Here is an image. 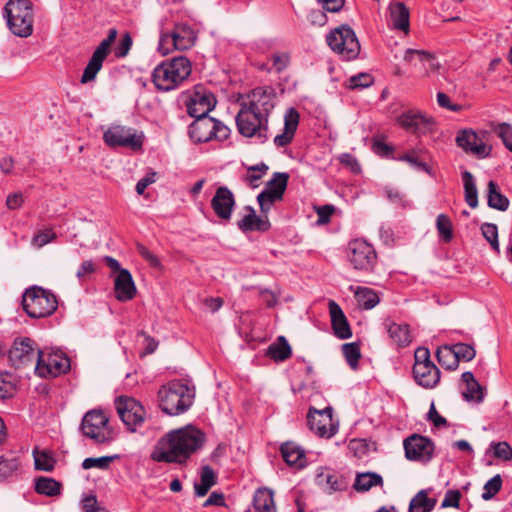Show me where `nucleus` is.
<instances>
[{
  "instance_id": "nucleus-1",
  "label": "nucleus",
  "mask_w": 512,
  "mask_h": 512,
  "mask_svg": "<svg viewBox=\"0 0 512 512\" xmlns=\"http://www.w3.org/2000/svg\"><path fill=\"white\" fill-rule=\"evenodd\" d=\"M205 442L206 434L193 425L171 430L157 441L151 459L158 463L183 465L202 449Z\"/></svg>"
},
{
  "instance_id": "nucleus-2",
  "label": "nucleus",
  "mask_w": 512,
  "mask_h": 512,
  "mask_svg": "<svg viewBox=\"0 0 512 512\" xmlns=\"http://www.w3.org/2000/svg\"><path fill=\"white\" fill-rule=\"evenodd\" d=\"M194 387L179 379L162 385L157 393L158 406L167 415L177 416L186 412L193 404Z\"/></svg>"
},
{
  "instance_id": "nucleus-3",
  "label": "nucleus",
  "mask_w": 512,
  "mask_h": 512,
  "mask_svg": "<svg viewBox=\"0 0 512 512\" xmlns=\"http://www.w3.org/2000/svg\"><path fill=\"white\" fill-rule=\"evenodd\" d=\"M192 72L191 61L177 56L157 65L152 72V82L159 91L168 92L180 86Z\"/></svg>"
},
{
  "instance_id": "nucleus-4",
  "label": "nucleus",
  "mask_w": 512,
  "mask_h": 512,
  "mask_svg": "<svg viewBox=\"0 0 512 512\" xmlns=\"http://www.w3.org/2000/svg\"><path fill=\"white\" fill-rule=\"evenodd\" d=\"M57 307V297L50 290L32 286L23 293L22 308L30 318L39 319L51 316Z\"/></svg>"
},
{
  "instance_id": "nucleus-5",
  "label": "nucleus",
  "mask_w": 512,
  "mask_h": 512,
  "mask_svg": "<svg viewBox=\"0 0 512 512\" xmlns=\"http://www.w3.org/2000/svg\"><path fill=\"white\" fill-rule=\"evenodd\" d=\"M326 43L341 59L351 61L359 56L361 46L354 30L348 24L334 28L326 35Z\"/></svg>"
},
{
  "instance_id": "nucleus-6",
  "label": "nucleus",
  "mask_w": 512,
  "mask_h": 512,
  "mask_svg": "<svg viewBox=\"0 0 512 512\" xmlns=\"http://www.w3.org/2000/svg\"><path fill=\"white\" fill-rule=\"evenodd\" d=\"M240 109L235 117L236 127L240 135L246 138L256 137L260 143H265L268 138L269 118L239 104Z\"/></svg>"
},
{
  "instance_id": "nucleus-7",
  "label": "nucleus",
  "mask_w": 512,
  "mask_h": 512,
  "mask_svg": "<svg viewBox=\"0 0 512 512\" xmlns=\"http://www.w3.org/2000/svg\"><path fill=\"white\" fill-rule=\"evenodd\" d=\"M193 118L194 121L188 127V134L194 143H206L212 140L222 142L229 138L231 130L221 121L210 116Z\"/></svg>"
},
{
  "instance_id": "nucleus-8",
  "label": "nucleus",
  "mask_w": 512,
  "mask_h": 512,
  "mask_svg": "<svg viewBox=\"0 0 512 512\" xmlns=\"http://www.w3.org/2000/svg\"><path fill=\"white\" fill-rule=\"evenodd\" d=\"M346 257L355 270L363 273L373 272L378 261L376 249L363 238H355L348 242Z\"/></svg>"
},
{
  "instance_id": "nucleus-9",
  "label": "nucleus",
  "mask_w": 512,
  "mask_h": 512,
  "mask_svg": "<svg viewBox=\"0 0 512 512\" xmlns=\"http://www.w3.org/2000/svg\"><path fill=\"white\" fill-rule=\"evenodd\" d=\"M71 369L70 358L61 350H38L35 372L42 378H56Z\"/></svg>"
},
{
  "instance_id": "nucleus-10",
  "label": "nucleus",
  "mask_w": 512,
  "mask_h": 512,
  "mask_svg": "<svg viewBox=\"0 0 512 512\" xmlns=\"http://www.w3.org/2000/svg\"><path fill=\"white\" fill-rule=\"evenodd\" d=\"M108 423L109 418L103 410L93 409L82 418L80 429L84 436L94 440L95 443L107 444L113 440Z\"/></svg>"
},
{
  "instance_id": "nucleus-11",
  "label": "nucleus",
  "mask_w": 512,
  "mask_h": 512,
  "mask_svg": "<svg viewBox=\"0 0 512 512\" xmlns=\"http://www.w3.org/2000/svg\"><path fill=\"white\" fill-rule=\"evenodd\" d=\"M38 350L35 341L31 338H16L9 349L8 360L16 370L35 367Z\"/></svg>"
},
{
  "instance_id": "nucleus-12",
  "label": "nucleus",
  "mask_w": 512,
  "mask_h": 512,
  "mask_svg": "<svg viewBox=\"0 0 512 512\" xmlns=\"http://www.w3.org/2000/svg\"><path fill=\"white\" fill-rule=\"evenodd\" d=\"M117 34L118 31L116 28L109 29L107 37L96 47L81 76L80 82L82 84L92 82L96 79L98 72L103 66V62L110 54L111 45L115 42Z\"/></svg>"
},
{
  "instance_id": "nucleus-13",
  "label": "nucleus",
  "mask_w": 512,
  "mask_h": 512,
  "mask_svg": "<svg viewBox=\"0 0 512 512\" xmlns=\"http://www.w3.org/2000/svg\"><path fill=\"white\" fill-rule=\"evenodd\" d=\"M104 142L112 147H125L132 151H140L144 142L143 133L137 134L135 130L124 126H112L103 135Z\"/></svg>"
},
{
  "instance_id": "nucleus-14",
  "label": "nucleus",
  "mask_w": 512,
  "mask_h": 512,
  "mask_svg": "<svg viewBox=\"0 0 512 512\" xmlns=\"http://www.w3.org/2000/svg\"><path fill=\"white\" fill-rule=\"evenodd\" d=\"M309 429L322 438H331L338 431V422L333 420V409L328 406L322 410L310 407L307 414Z\"/></svg>"
},
{
  "instance_id": "nucleus-15",
  "label": "nucleus",
  "mask_w": 512,
  "mask_h": 512,
  "mask_svg": "<svg viewBox=\"0 0 512 512\" xmlns=\"http://www.w3.org/2000/svg\"><path fill=\"white\" fill-rule=\"evenodd\" d=\"M117 412L127 430L135 432L145 420V409L142 404L132 397L120 396L116 400Z\"/></svg>"
},
{
  "instance_id": "nucleus-16",
  "label": "nucleus",
  "mask_w": 512,
  "mask_h": 512,
  "mask_svg": "<svg viewBox=\"0 0 512 512\" xmlns=\"http://www.w3.org/2000/svg\"><path fill=\"white\" fill-rule=\"evenodd\" d=\"M405 457L410 461L428 463L434 457V442L423 435L412 434L403 441Z\"/></svg>"
},
{
  "instance_id": "nucleus-17",
  "label": "nucleus",
  "mask_w": 512,
  "mask_h": 512,
  "mask_svg": "<svg viewBox=\"0 0 512 512\" xmlns=\"http://www.w3.org/2000/svg\"><path fill=\"white\" fill-rule=\"evenodd\" d=\"M215 95L202 85H196L189 100L186 102L187 113L190 117L208 116L216 106Z\"/></svg>"
},
{
  "instance_id": "nucleus-18",
  "label": "nucleus",
  "mask_w": 512,
  "mask_h": 512,
  "mask_svg": "<svg viewBox=\"0 0 512 512\" xmlns=\"http://www.w3.org/2000/svg\"><path fill=\"white\" fill-rule=\"evenodd\" d=\"M274 90L271 87H256L247 94V100L239 102L245 104L247 108L269 118L270 113L275 107Z\"/></svg>"
},
{
  "instance_id": "nucleus-19",
  "label": "nucleus",
  "mask_w": 512,
  "mask_h": 512,
  "mask_svg": "<svg viewBox=\"0 0 512 512\" xmlns=\"http://www.w3.org/2000/svg\"><path fill=\"white\" fill-rule=\"evenodd\" d=\"M397 121L398 124L407 132L418 136L426 135L433 131V118L428 117L419 111H405L398 117Z\"/></svg>"
},
{
  "instance_id": "nucleus-20",
  "label": "nucleus",
  "mask_w": 512,
  "mask_h": 512,
  "mask_svg": "<svg viewBox=\"0 0 512 512\" xmlns=\"http://www.w3.org/2000/svg\"><path fill=\"white\" fill-rule=\"evenodd\" d=\"M478 140V134L471 128L458 131L455 138L457 146L466 153L473 154L479 159L489 157L492 152V146L486 145L483 142L478 143Z\"/></svg>"
},
{
  "instance_id": "nucleus-21",
  "label": "nucleus",
  "mask_w": 512,
  "mask_h": 512,
  "mask_svg": "<svg viewBox=\"0 0 512 512\" xmlns=\"http://www.w3.org/2000/svg\"><path fill=\"white\" fill-rule=\"evenodd\" d=\"M236 199L233 192L227 186H219L211 199V208L215 215L223 222L230 221Z\"/></svg>"
},
{
  "instance_id": "nucleus-22",
  "label": "nucleus",
  "mask_w": 512,
  "mask_h": 512,
  "mask_svg": "<svg viewBox=\"0 0 512 512\" xmlns=\"http://www.w3.org/2000/svg\"><path fill=\"white\" fill-rule=\"evenodd\" d=\"M171 32L176 50H188L197 41V31L186 22H176Z\"/></svg>"
},
{
  "instance_id": "nucleus-23",
  "label": "nucleus",
  "mask_w": 512,
  "mask_h": 512,
  "mask_svg": "<svg viewBox=\"0 0 512 512\" xmlns=\"http://www.w3.org/2000/svg\"><path fill=\"white\" fill-rule=\"evenodd\" d=\"M244 209L248 211L242 219L237 222V227L243 232H267L271 228V223L268 219V214L256 215L253 207L245 206Z\"/></svg>"
},
{
  "instance_id": "nucleus-24",
  "label": "nucleus",
  "mask_w": 512,
  "mask_h": 512,
  "mask_svg": "<svg viewBox=\"0 0 512 512\" xmlns=\"http://www.w3.org/2000/svg\"><path fill=\"white\" fill-rule=\"evenodd\" d=\"M114 293L118 301L126 302L132 300L137 289L131 273L127 269L120 270L114 280Z\"/></svg>"
},
{
  "instance_id": "nucleus-25",
  "label": "nucleus",
  "mask_w": 512,
  "mask_h": 512,
  "mask_svg": "<svg viewBox=\"0 0 512 512\" xmlns=\"http://www.w3.org/2000/svg\"><path fill=\"white\" fill-rule=\"evenodd\" d=\"M412 373L415 382L425 389L436 387L441 376L440 370L434 363L423 364L422 366L413 365Z\"/></svg>"
},
{
  "instance_id": "nucleus-26",
  "label": "nucleus",
  "mask_w": 512,
  "mask_h": 512,
  "mask_svg": "<svg viewBox=\"0 0 512 512\" xmlns=\"http://www.w3.org/2000/svg\"><path fill=\"white\" fill-rule=\"evenodd\" d=\"M328 307L331 317V326L335 336L339 339H348L352 337L350 324L341 307L333 300L329 301Z\"/></svg>"
},
{
  "instance_id": "nucleus-27",
  "label": "nucleus",
  "mask_w": 512,
  "mask_h": 512,
  "mask_svg": "<svg viewBox=\"0 0 512 512\" xmlns=\"http://www.w3.org/2000/svg\"><path fill=\"white\" fill-rule=\"evenodd\" d=\"M299 119V112L295 108L291 107L286 111L284 116V130L274 138V144L277 147H285L293 141L299 125Z\"/></svg>"
},
{
  "instance_id": "nucleus-28",
  "label": "nucleus",
  "mask_w": 512,
  "mask_h": 512,
  "mask_svg": "<svg viewBox=\"0 0 512 512\" xmlns=\"http://www.w3.org/2000/svg\"><path fill=\"white\" fill-rule=\"evenodd\" d=\"M21 474V460L14 453L0 455V482H12Z\"/></svg>"
},
{
  "instance_id": "nucleus-29",
  "label": "nucleus",
  "mask_w": 512,
  "mask_h": 512,
  "mask_svg": "<svg viewBox=\"0 0 512 512\" xmlns=\"http://www.w3.org/2000/svg\"><path fill=\"white\" fill-rule=\"evenodd\" d=\"M280 452L287 465L297 469H302L306 466L305 452L295 443H283L280 447Z\"/></svg>"
},
{
  "instance_id": "nucleus-30",
  "label": "nucleus",
  "mask_w": 512,
  "mask_h": 512,
  "mask_svg": "<svg viewBox=\"0 0 512 512\" xmlns=\"http://www.w3.org/2000/svg\"><path fill=\"white\" fill-rule=\"evenodd\" d=\"M384 326L389 337L398 347L404 348L412 342L408 324H398L391 320H386Z\"/></svg>"
},
{
  "instance_id": "nucleus-31",
  "label": "nucleus",
  "mask_w": 512,
  "mask_h": 512,
  "mask_svg": "<svg viewBox=\"0 0 512 512\" xmlns=\"http://www.w3.org/2000/svg\"><path fill=\"white\" fill-rule=\"evenodd\" d=\"M390 16L394 28L408 32L410 27V12L403 2H395L389 5Z\"/></svg>"
},
{
  "instance_id": "nucleus-32",
  "label": "nucleus",
  "mask_w": 512,
  "mask_h": 512,
  "mask_svg": "<svg viewBox=\"0 0 512 512\" xmlns=\"http://www.w3.org/2000/svg\"><path fill=\"white\" fill-rule=\"evenodd\" d=\"M428 153L421 149H412L403 155L397 157L398 161L407 162L418 171H423L429 175L432 174V168L426 161Z\"/></svg>"
},
{
  "instance_id": "nucleus-33",
  "label": "nucleus",
  "mask_w": 512,
  "mask_h": 512,
  "mask_svg": "<svg viewBox=\"0 0 512 512\" xmlns=\"http://www.w3.org/2000/svg\"><path fill=\"white\" fill-rule=\"evenodd\" d=\"M509 199L501 193L498 184L490 180L487 185V205L498 211H506L509 208Z\"/></svg>"
},
{
  "instance_id": "nucleus-34",
  "label": "nucleus",
  "mask_w": 512,
  "mask_h": 512,
  "mask_svg": "<svg viewBox=\"0 0 512 512\" xmlns=\"http://www.w3.org/2000/svg\"><path fill=\"white\" fill-rule=\"evenodd\" d=\"M33 22L34 16L22 15L7 19V26L14 35L26 38L33 33Z\"/></svg>"
},
{
  "instance_id": "nucleus-35",
  "label": "nucleus",
  "mask_w": 512,
  "mask_h": 512,
  "mask_svg": "<svg viewBox=\"0 0 512 512\" xmlns=\"http://www.w3.org/2000/svg\"><path fill=\"white\" fill-rule=\"evenodd\" d=\"M22 15H33V4L31 0H9L3 8V16L7 19L11 17L19 18Z\"/></svg>"
},
{
  "instance_id": "nucleus-36",
  "label": "nucleus",
  "mask_w": 512,
  "mask_h": 512,
  "mask_svg": "<svg viewBox=\"0 0 512 512\" xmlns=\"http://www.w3.org/2000/svg\"><path fill=\"white\" fill-rule=\"evenodd\" d=\"M266 355L275 362H283L291 357L292 349L284 336H279L274 343L267 348Z\"/></svg>"
},
{
  "instance_id": "nucleus-37",
  "label": "nucleus",
  "mask_w": 512,
  "mask_h": 512,
  "mask_svg": "<svg viewBox=\"0 0 512 512\" xmlns=\"http://www.w3.org/2000/svg\"><path fill=\"white\" fill-rule=\"evenodd\" d=\"M253 507L256 512H276L272 490L257 489L253 497Z\"/></svg>"
},
{
  "instance_id": "nucleus-38",
  "label": "nucleus",
  "mask_w": 512,
  "mask_h": 512,
  "mask_svg": "<svg viewBox=\"0 0 512 512\" xmlns=\"http://www.w3.org/2000/svg\"><path fill=\"white\" fill-rule=\"evenodd\" d=\"M461 379L462 382L466 384V391L462 393L464 399L467 401L481 402L483 400L482 387L475 379L473 373L466 371L462 374Z\"/></svg>"
},
{
  "instance_id": "nucleus-39",
  "label": "nucleus",
  "mask_w": 512,
  "mask_h": 512,
  "mask_svg": "<svg viewBox=\"0 0 512 512\" xmlns=\"http://www.w3.org/2000/svg\"><path fill=\"white\" fill-rule=\"evenodd\" d=\"M374 486H383V478L376 472H362L356 475L353 488L357 492H367Z\"/></svg>"
},
{
  "instance_id": "nucleus-40",
  "label": "nucleus",
  "mask_w": 512,
  "mask_h": 512,
  "mask_svg": "<svg viewBox=\"0 0 512 512\" xmlns=\"http://www.w3.org/2000/svg\"><path fill=\"white\" fill-rule=\"evenodd\" d=\"M436 357L439 364L446 370L454 371L459 366V358H457L455 350L451 345H444L437 349Z\"/></svg>"
},
{
  "instance_id": "nucleus-41",
  "label": "nucleus",
  "mask_w": 512,
  "mask_h": 512,
  "mask_svg": "<svg viewBox=\"0 0 512 512\" xmlns=\"http://www.w3.org/2000/svg\"><path fill=\"white\" fill-rule=\"evenodd\" d=\"M436 502V499L428 497L427 490H420L410 501L409 512H430Z\"/></svg>"
},
{
  "instance_id": "nucleus-42",
  "label": "nucleus",
  "mask_w": 512,
  "mask_h": 512,
  "mask_svg": "<svg viewBox=\"0 0 512 512\" xmlns=\"http://www.w3.org/2000/svg\"><path fill=\"white\" fill-rule=\"evenodd\" d=\"M61 483L53 478L40 476L35 479V491L38 494L53 497L61 492Z\"/></svg>"
},
{
  "instance_id": "nucleus-43",
  "label": "nucleus",
  "mask_w": 512,
  "mask_h": 512,
  "mask_svg": "<svg viewBox=\"0 0 512 512\" xmlns=\"http://www.w3.org/2000/svg\"><path fill=\"white\" fill-rule=\"evenodd\" d=\"M462 180L464 184L465 201L471 208L474 209L478 206V191L474 177L471 172L465 170L462 173Z\"/></svg>"
},
{
  "instance_id": "nucleus-44",
  "label": "nucleus",
  "mask_w": 512,
  "mask_h": 512,
  "mask_svg": "<svg viewBox=\"0 0 512 512\" xmlns=\"http://www.w3.org/2000/svg\"><path fill=\"white\" fill-rule=\"evenodd\" d=\"M404 60L409 63H412L415 60L419 61L423 64L426 72L435 68L434 55L425 50L407 49L404 55Z\"/></svg>"
},
{
  "instance_id": "nucleus-45",
  "label": "nucleus",
  "mask_w": 512,
  "mask_h": 512,
  "mask_svg": "<svg viewBox=\"0 0 512 512\" xmlns=\"http://www.w3.org/2000/svg\"><path fill=\"white\" fill-rule=\"evenodd\" d=\"M289 181V174L285 172H275L272 178L265 184L264 189L284 197Z\"/></svg>"
},
{
  "instance_id": "nucleus-46",
  "label": "nucleus",
  "mask_w": 512,
  "mask_h": 512,
  "mask_svg": "<svg viewBox=\"0 0 512 512\" xmlns=\"http://www.w3.org/2000/svg\"><path fill=\"white\" fill-rule=\"evenodd\" d=\"M355 297L361 307L364 309H372L379 303L377 293L368 287H358Z\"/></svg>"
},
{
  "instance_id": "nucleus-47",
  "label": "nucleus",
  "mask_w": 512,
  "mask_h": 512,
  "mask_svg": "<svg viewBox=\"0 0 512 512\" xmlns=\"http://www.w3.org/2000/svg\"><path fill=\"white\" fill-rule=\"evenodd\" d=\"M284 197L263 189L257 196V202L260 207V213L269 214L273 206L283 200Z\"/></svg>"
},
{
  "instance_id": "nucleus-48",
  "label": "nucleus",
  "mask_w": 512,
  "mask_h": 512,
  "mask_svg": "<svg viewBox=\"0 0 512 512\" xmlns=\"http://www.w3.org/2000/svg\"><path fill=\"white\" fill-rule=\"evenodd\" d=\"M436 228L440 239L450 243L454 237L453 225L446 214H439L436 218Z\"/></svg>"
},
{
  "instance_id": "nucleus-49",
  "label": "nucleus",
  "mask_w": 512,
  "mask_h": 512,
  "mask_svg": "<svg viewBox=\"0 0 512 512\" xmlns=\"http://www.w3.org/2000/svg\"><path fill=\"white\" fill-rule=\"evenodd\" d=\"M342 352L348 365L352 369L358 368L361 358L360 345L356 342L345 343L342 345Z\"/></svg>"
},
{
  "instance_id": "nucleus-50",
  "label": "nucleus",
  "mask_w": 512,
  "mask_h": 512,
  "mask_svg": "<svg viewBox=\"0 0 512 512\" xmlns=\"http://www.w3.org/2000/svg\"><path fill=\"white\" fill-rule=\"evenodd\" d=\"M371 149L379 157L397 160V157H394V146L386 143L384 137L373 138Z\"/></svg>"
},
{
  "instance_id": "nucleus-51",
  "label": "nucleus",
  "mask_w": 512,
  "mask_h": 512,
  "mask_svg": "<svg viewBox=\"0 0 512 512\" xmlns=\"http://www.w3.org/2000/svg\"><path fill=\"white\" fill-rule=\"evenodd\" d=\"M492 130L502 140L503 145L512 152V124L509 123H491Z\"/></svg>"
},
{
  "instance_id": "nucleus-52",
  "label": "nucleus",
  "mask_w": 512,
  "mask_h": 512,
  "mask_svg": "<svg viewBox=\"0 0 512 512\" xmlns=\"http://www.w3.org/2000/svg\"><path fill=\"white\" fill-rule=\"evenodd\" d=\"M270 60L272 67L267 69V71H274L279 74L288 68L291 63V56L288 52H275L271 55Z\"/></svg>"
},
{
  "instance_id": "nucleus-53",
  "label": "nucleus",
  "mask_w": 512,
  "mask_h": 512,
  "mask_svg": "<svg viewBox=\"0 0 512 512\" xmlns=\"http://www.w3.org/2000/svg\"><path fill=\"white\" fill-rule=\"evenodd\" d=\"M373 83L374 78L371 74L361 72L351 76L346 82V87L350 90L363 89L371 86Z\"/></svg>"
},
{
  "instance_id": "nucleus-54",
  "label": "nucleus",
  "mask_w": 512,
  "mask_h": 512,
  "mask_svg": "<svg viewBox=\"0 0 512 512\" xmlns=\"http://www.w3.org/2000/svg\"><path fill=\"white\" fill-rule=\"evenodd\" d=\"M34 463L36 470L51 472L54 470L56 461L46 451L38 453L34 451Z\"/></svg>"
},
{
  "instance_id": "nucleus-55",
  "label": "nucleus",
  "mask_w": 512,
  "mask_h": 512,
  "mask_svg": "<svg viewBox=\"0 0 512 512\" xmlns=\"http://www.w3.org/2000/svg\"><path fill=\"white\" fill-rule=\"evenodd\" d=\"M481 233L483 237L490 243L492 249L497 253L500 252L498 241V227L493 223H484L481 225Z\"/></svg>"
},
{
  "instance_id": "nucleus-56",
  "label": "nucleus",
  "mask_w": 512,
  "mask_h": 512,
  "mask_svg": "<svg viewBox=\"0 0 512 512\" xmlns=\"http://www.w3.org/2000/svg\"><path fill=\"white\" fill-rule=\"evenodd\" d=\"M118 456H102L98 458L89 457L84 459L82 462V468L85 470L92 469V468H98V469H108L110 466V463L116 459Z\"/></svg>"
},
{
  "instance_id": "nucleus-57",
  "label": "nucleus",
  "mask_w": 512,
  "mask_h": 512,
  "mask_svg": "<svg viewBox=\"0 0 512 512\" xmlns=\"http://www.w3.org/2000/svg\"><path fill=\"white\" fill-rule=\"evenodd\" d=\"M502 483L503 481L499 474L493 476L485 483L482 498L484 500L492 499L501 490Z\"/></svg>"
},
{
  "instance_id": "nucleus-58",
  "label": "nucleus",
  "mask_w": 512,
  "mask_h": 512,
  "mask_svg": "<svg viewBox=\"0 0 512 512\" xmlns=\"http://www.w3.org/2000/svg\"><path fill=\"white\" fill-rule=\"evenodd\" d=\"M489 451H493L494 457L503 461L512 459V447L507 442H492Z\"/></svg>"
},
{
  "instance_id": "nucleus-59",
  "label": "nucleus",
  "mask_w": 512,
  "mask_h": 512,
  "mask_svg": "<svg viewBox=\"0 0 512 512\" xmlns=\"http://www.w3.org/2000/svg\"><path fill=\"white\" fill-rule=\"evenodd\" d=\"M452 348L455 350L457 358H459L460 361L469 362L473 360L476 356V351L474 346L466 343H456L451 345Z\"/></svg>"
},
{
  "instance_id": "nucleus-60",
  "label": "nucleus",
  "mask_w": 512,
  "mask_h": 512,
  "mask_svg": "<svg viewBox=\"0 0 512 512\" xmlns=\"http://www.w3.org/2000/svg\"><path fill=\"white\" fill-rule=\"evenodd\" d=\"M14 392L15 384L12 382V375L7 372H0V399L10 398Z\"/></svg>"
},
{
  "instance_id": "nucleus-61",
  "label": "nucleus",
  "mask_w": 512,
  "mask_h": 512,
  "mask_svg": "<svg viewBox=\"0 0 512 512\" xmlns=\"http://www.w3.org/2000/svg\"><path fill=\"white\" fill-rule=\"evenodd\" d=\"M173 50H176V49L174 48L172 32L168 31V30L161 29L159 43H158V51L162 55H167Z\"/></svg>"
},
{
  "instance_id": "nucleus-62",
  "label": "nucleus",
  "mask_w": 512,
  "mask_h": 512,
  "mask_svg": "<svg viewBox=\"0 0 512 512\" xmlns=\"http://www.w3.org/2000/svg\"><path fill=\"white\" fill-rule=\"evenodd\" d=\"M316 481L320 485L325 483L330 491L342 490V483L339 481L338 477L333 474L323 472L319 473L316 476Z\"/></svg>"
},
{
  "instance_id": "nucleus-63",
  "label": "nucleus",
  "mask_w": 512,
  "mask_h": 512,
  "mask_svg": "<svg viewBox=\"0 0 512 512\" xmlns=\"http://www.w3.org/2000/svg\"><path fill=\"white\" fill-rule=\"evenodd\" d=\"M132 44H133L132 37H131V35L128 32H126L122 36L119 44L117 45V47L115 49V56L117 58H124V57H126L128 55V53H129L131 47H132Z\"/></svg>"
},
{
  "instance_id": "nucleus-64",
  "label": "nucleus",
  "mask_w": 512,
  "mask_h": 512,
  "mask_svg": "<svg viewBox=\"0 0 512 512\" xmlns=\"http://www.w3.org/2000/svg\"><path fill=\"white\" fill-rule=\"evenodd\" d=\"M268 166L265 163L256 164L248 167V174L246 180L253 184L254 182L260 180L264 174L268 171Z\"/></svg>"
}]
</instances>
